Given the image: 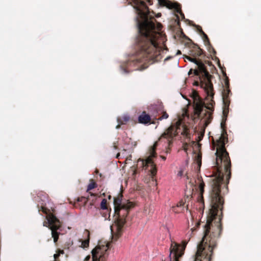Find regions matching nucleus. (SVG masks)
<instances>
[{"instance_id":"nucleus-9","label":"nucleus","mask_w":261,"mask_h":261,"mask_svg":"<svg viewBox=\"0 0 261 261\" xmlns=\"http://www.w3.org/2000/svg\"><path fill=\"white\" fill-rule=\"evenodd\" d=\"M125 223V221L122 219H118L115 223L111 226V230L112 234V239L117 240L121 236L122 232V228Z\"/></svg>"},{"instance_id":"nucleus-27","label":"nucleus","mask_w":261,"mask_h":261,"mask_svg":"<svg viewBox=\"0 0 261 261\" xmlns=\"http://www.w3.org/2000/svg\"><path fill=\"white\" fill-rule=\"evenodd\" d=\"M161 14H160V13H158V14L156 15V17H160V16H161Z\"/></svg>"},{"instance_id":"nucleus-5","label":"nucleus","mask_w":261,"mask_h":261,"mask_svg":"<svg viewBox=\"0 0 261 261\" xmlns=\"http://www.w3.org/2000/svg\"><path fill=\"white\" fill-rule=\"evenodd\" d=\"M110 244L108 242L99 243L92 250V261H106L108 255L107 251Z\"/></svg>"},{"instance_id":"nucleus-11","label":"nucleus","mask_w":261,"mask_h":261,"mask_svg":"<svg viewBox=\"0 0 261 261\" xmlns=\"http://www.w3.org/2000/svg\"><path fill=\"white\" fill-rule=\"evenodd\" d=\"M158 2L161 5L166 6L169 9H174L177 12H180V8L176 3H172L167 0H158Z\"/></svg>"},{"instance_id":"nucleus-29","label":"nucleus","mask_w":261,"mask_h":261,"mask_svg":"<svg viewBox=\"0 0 261 261\" xmlns=\"http://www.w3.org/2000/svg\"><path fill=\"white\" fill-rule=\"evenodd\" d=\"M195 85L197 86L198 85V83L197 82H195Z\"/></svg>"},{"instance_id":"nucleus-21","label":"nucleus","mask_w":261,"mask_h":261,"mask_svg":"<svg viewBox=\"0 0 261 261\" xmlns=\"http://www.w3.org/2000/svg\"><path fill=\"white\" fill-rule=\"evenodd\" d=\"M168 117V115L166 113L164 112L162 116L160 117L158 119L160 120H162L163 119H167Z\"/></svg>"},{"instance_id":"nucleus-4","label":"nucleus","mask_w":261,"mask_h":261,"mask_svg":"<svg viewBox=\"0 0 261 261\" xmlns=\"http://www.w3.org/2000/svg\"><path fill=\"white\" fill-rule=\"evenodd\" d=\"M193 228H192L187 233V239L183 241L181 244H177L176 242H172L170 246V261H179V258L181 257L184 253V251L188 241L190 240Z\"/></svg>"},{"instance_id":"nucleus-7","label":"nucleus","mask_w":261,"mask_h":261,"mask_svg":"<svg viewBox=\"0 0 261 261\" xmlns=\"http://www.w3.org/2000/svg\"><path fill=\"white\" fill-rule=\"evenodd\" d=\"M157 142H155L150 150V155L145 160L141 159L138 160V162L140 161L142 162L143 166H150V172L152 176H154L156 173V169L152 161V158L155 156V148Z\"/></svg>"},{"instance_id":"nucleus-28","label":"nucleus","mask_w":261,"mask_h":261,"mask_svg":"<svg viewBox=\"0 0 261 261\" xmlns=\"http://www.w3.org/2000/svg\"><path fill=\"white\" fill-rule=\"evenodd\" d=\"M192 72V69H190V71H189L188 74H191Z\"/></svg>"},{"instance_id":"nucleus-22","label":"nucleus","mask_w":261,"mask_h":261,"mask_svg":"<svg viewBox=\"0 0 261 261\" xmlns=\"http://www.w3.org/2000/svg\"><path fill=\"white\" fill-rule=\"evenodd\" d=\"M123 119L125 122H126L129 120V117L127 115H125L123 116Z\"/></svg>"},{"instance_id":"nucleus-32","label":"nucleus","mask_w":261,"mask_h":261,"mask_svg":"<svg viewBox=\"0 0 261 261\" xmlns=\"http://www.w3.org/2000/svg\"><path fill=\"white\" fill-rule=\"evenodd\" d=\"M211 114L210 113L208 114V118H210Z\"/></svg>"},{"instance_id":"nucleus-12","label":"nucleus","mask_w":261,"mask_h":261,"mask_svg":"<svg viewBox=\"0 0 261 261\" xmlns=\"http://www.w3.org/2000/svg\"><path fill=\"white\" fill-rule=\"evenodd\" d=\"M198 181H199L198 188L200 191V197L198 199V201L199 202H200L201 204H203V193L204 192V183L203 181L200 179L199 178Z\"/></svg>"},{"instance_id":"nucleus-33","label":"nucleus","mask_w":261,"mask_h":261,"mask_svg":"<svg viewBox=\"0 0 261 261\" xmlns=\"http://www.w3.org/2000/svg\"><path fill=\"white\" fill-rule=\"evenodd\" d=\"M120 155V154L118 153L117 155V158H118L119 156Z\"/></svg>"},{"instance_id":"nucleus-30","label":"nucleus","mask_w":261,"mask_h":261,"mask_svg":"<svg viewBox=\"0 0 261 261\" xmlns=\"http://www.w3.org/2000/svg\"><path fill=\"white\" fill-rule=\"evenodd\" d=\"M161 157L163 159V160H165V159H166L165 157H164V156H161Z\"/></svg>"},{"instance_id":"nucleus-24","label":"nucleus","mask_w":261,"mask_h":261,"mask_svg":"<svg viewBox=\"0 0 261 261\" xmlns=\"http://www.w3.org/2000/svg\"><path fill=\"white\" fill-rule=\"evenodd\" d=\"M199 70H195L194 71V74H195V75H199Z\"/></svg>"},{"instance_id":"nucleus-10","label":"nucleus","mask_w":261,"mask_h":261,"mask_svg":"<svg viewBox=\"0 0 261 261\" xmlns=\"http://www.w3.org/2000/svg\"><path fill=\"white\" fill-rule=\"evenodd\" d=\"M191 97L194 106V115L199 117L203 110L204 103L196 91L192 92Z\"/></svg>"},{"instance_id":"nucleus-13","label":"nucleus","mask_w":261,"mask_h":261,"mask_svg":"<svg viewBox=\"0 0 261 261\" xmlns=\"http://www.w3.org/2000/svg\"><path fill=\"white\" fill-rule=\"evenodd\" d=\"M139 121L141 123L146 124L150 122V116L143 112L138 118Z\"/></svg>"},{"instance_id":"nucleus-17","label":"nucleus","mask_w":261,"mask_h":261,"mask_svg":"<svg viewBox=\"0 0 261 261\" xmlns=\"http://www.w3.org/2000/svg\"><path fill=\"white\" fill-rule=\"evenodd\" d=\"M100 207L102 210H106L107 207V200L105 199H102L100 203Z\"/></svg>"},{"instance_id":"nucleus-1","label":"nucleus","mask_w":261,"mask_h":261,"mask_svg":"<svg viewBox=\"0 0 261 261\" xmlns=\"http://www.w3.org/2000/svg\"><path fill=\"white\" fill-rule=\"evenodd\" d=\"M136 9L137 21L141 42L140 46L142 51L146 54L148 59L157 61L160 55L161 48L159 46L163 41V36L160 33L162 25L156 22L153 12H150L142 0H127Z\"/></svg>"},{"instance_id":"nucleus-14","label":"nucleus","mask_w":261,"mask_h":261,"mask_svg":"<svg viewBox=\"0 0 261 261\" xmlns=\"http://www.w3.org/2000/svg\"><path fill=\"white\" fill-rule=\"evenodd\" d=\"M182 202H179L176 204V206L172 207V210L175 213H180L182 210Z\"/></svg>"},{"instance_id":"nucleus-6","label":"nucleus","mask_w":261,"mask_h":261,"mask_svg":"<svg viewBox=\"0 0 261 261\" xmlns=\"http://www.w3.org/2000/svg\"><path fill=\"white\" fill-rule=\"evenodd\" d=\"M47 221L43 223V226L49 227L51 230V236L54 239V241L56 243L59 238V233L57 230L61 226L59 220L52 214H49L46 215Z\"/></svg>"},{"instance_id":"nucleus-26","label":"nucleus","mask_w":261,"mask_h":261,"mask_svg":"<svg viewBox=\"0 0 261 261\" xmlns=\"http://www.w3.org/2000/svg\"><path fill=\"white\" fill-rule=\"evenodd\" d=\"M42 211L44 213L47 214V212L46 211V210L44 208H42Z\"/></svg>"},{"instance_id":"nucleus-8","label":"nucleus","mask_w":261,"mask_h":261,"mask_svg":"<svg viewBox=\"0 0 261 261\" xmlns=\"http://www.w3.org/2000/svg\"><path fill=\"white\" fill-rule=\"evenodd\" d=\"M114 205L115 213L119 215V213L121 210H124L126 213L123 215H127L129 209L133 207L134 204L129 201L121 202L120 197L114 198Z\"/></svg>"},{"instance_id":"nucleus-25","label":"nucleus","mask_w":261,"mask_h":261,"mask_svg":"<svg viewBox=\"0 0 261 261\" xmlns=\"http://www.w3.org/2000/svg\"><path fill=\"white\" fill-rule=\"evenodd\" d=\"M187 145H185L184 146V149L187 151Z\"/></svg>"},{"instance_id":"nucleus-35","label":"nucleus","mask_w":261,"mask_h":261,"mask_svg":"<svg viewBox=\"0 0 261 261\" xmlns=\"http://www.w3.org/2000/svg\"><path fill=\"white\" fill-rule=\"evenodd\" d=\"M117 128H118L119 127V125L117 126Z\"/></svg>"},{"instance_id":"nucleus-15","label":"nucleus","mask_w":261,"mask_h":261,"mask_svg":"<svg viewBox=\"0 0 261 261\" xmlns=\"http://www.w3.org/2000/svg\"><path fill=\"white\" fill-rule=\"evenodd\" d=\"M87 233L88 239L86 240H85L82 242L81 247L83 248H87L89 247L90 232H89V231H87Z\"/></svg>"},{"instance_id":"nucleus-2","label":"nucleus","mask_w":261,"mask_h":261,"mask_svg":"<svg viewBox=\"0 0 261 261\" xmlns=\"http://www.w3.org/2000/svg\"><path fill=\"white\" fill-rule=\"evenodd\" d=\"M189 117L187 114V109H183L182 114L179 116L178 121L175 125L171 126L162 136L164 138H172L176 134L180 133L187 136L188 133L187 124L189 123Z\"/></svg>"},{"instance_id":"nucleus-23","label":"nucleus","mask_w":261,"mask_h":261,"mask_svg":"<svg viewBox=\"0 0 261 261\" xmlns=\"http://www.w3.org/2000/svg\"><path fill=\"white\" fill-rule=\"evenodd\" d=\"M90 256L88 255L85 258L84 261H89L90 260Z\"/></svg>"},{"instance_id":"nucleus-16","label":"nucleus","mask_w":261,"mask_h":261,"mask_svg":"<svg viewBox=\"0 0 261 261\" xmlns=\"http://www.w3.org/2000/svg\"><path fill=\"white\" fill-rule=\"evenodd\" d=\"M195 161L197 164L198 169L199 170L201 165V155L200 154H196L195 156Z\"/></svg>"},{"instance_id":"nucleus-19","label":"nucleus","mask_w":261,"mask_h":261,"mask_svg":"<svg viewBox=\"0 0 261 261\" xmlns=\"http://www.w3.org/2000/svg\"><path fill=\"white\" fill-rule=\"evenodd\" d=\"M186 60H188V61L193 62L195 64H198V61H196L195 59L192 58L189 56H186L185 58Z\"/></svg>"},{"instance_id":"nucleus-18","label":"nucleus","mask_w":261,"mask_h":261,"mask_svg":"<svg viewBox=\"0 0 261 261\" xmlns=\"http://www.w3.org/2000/svg\"><path fill=\"white\" fill-rule=\"evenodd\" d=\"M96 186V184L94 182H91L88 186L87 190L89 191L94 189Z\"/></svg>"},{"instance_id":"nucleus-31","label":"nucleus","mask_w":261,"mask_h":261,"mask_svg":"<svg viewBox=\"0 0 261 261\" xmlns=\"http://www.w3.org/2000/svg\"><path fill=\"white\" fill-rule=\"evenodd\" d=\"M181 54V53L179 50H178L177 53V54Z\"/></svg>"},{"instance_id":"nucleus-20","label":"nucleus","mask_w":261,"mask_h":261,"mask_svg":"<svg viewBox=\"0 0 261 261\" xmlns=\"http://www.w3.org/2000/svg\"><path fill=\"white\" fill-rule=\"evenodd\" d=\"M63 253H64L63 250H59L58 253L55 254L54 255L55 261H56V259L59 256L60 254H63Z\"/></svg>"},{"instance_id":"nucleus-34","label":"nucleus","mask_w":261,"mask_h":261,"mask_svg":"<svg viewBox=\"0 0 261 261\" xmlns=\"http://www.w3.org/2000/svg\"><path fill=\"white\" fill-rule=\"evenodd\" d=\"M205 125H207V124H208V122H205Z\"/></svg>"},{"instance_id":"nucleus-3","label":"nucleus","mask_w":261,"mask_h":261,"mask_svg":"<svg viewBox=\"0 0 261 261\" xmlns=\"http://www.w3.org/2000/svg\"><path fill=\"white\" fill-rule=\"evenodd\" d=\"M198 65L199 68V71L201 72L204 75L203 80L201 81L200 86L201 88H203L207 94L206 100L209 101L207 106H205L206 108L211 111L213 110V105L214 101L213 100L214 92L213 85L211 82L210 75L205 70L204 66L202 63L196 64Z\"/></svg>"}]
</instances>
